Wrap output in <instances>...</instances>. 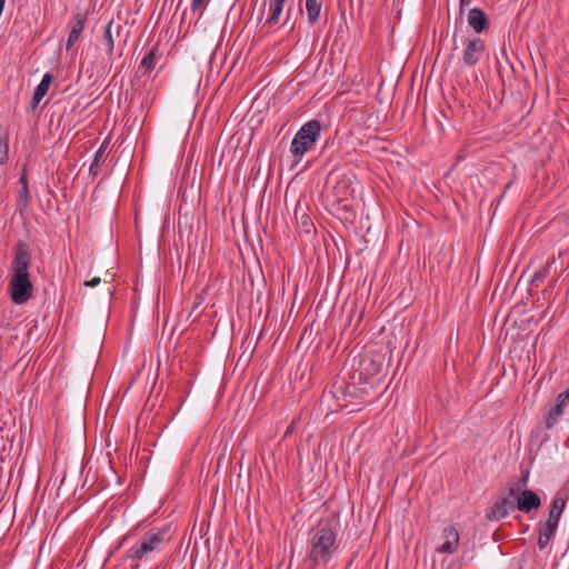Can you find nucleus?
<instances>
[{
  "label": "nucleus",
  "instance_id": "nucleus-1",
  "mask_svg": "<svg viewBox=\"0 0 569 569\" xmlns=\"http://www.w3.org/2000/svg\"><path fill=\"white\" fill-rule=\"evenodd\" d=\"M14 257L11 262L12 276L9 281L10 298L16 305L26 303L33 292L29 267L31 264V249L24 240L14 244Z\"/></svg>",
  "mask_w": 569,
  "mask_h": 569
},
{
  "label": "nucleus",
  "instance_id": "nucleus-2",
  "mask_svg": "<svg viewBox=\"0 0 569 569\" xmlns=\"http://www.w3.org/2000/svg\"><path fill=\"white\" fill-rule=\"evenodd\" d=\"M337 529L332 526V521L320 525L312 533L310 540L309 560L317 563H328L338 549Z\"/></svg>",
  "mask_w": 569,
  "mask_h": 569
},
{
  "label": "nucleus",
  "instance_id": "nucleus-3",
  "mask_svg": "<svg viewBox=\"0 0 569 569\" xmlns=\"http://www.w3.org/2000/svg\"><path fill=\"white\" fill-rule=\"evenodd\" d=\"M166 533V530L160 529L147 531L127 550L126 558L137 561L152 559L156 552H160L164 548L167 541Z\"/></svg>",
  "mask_w": 569,
  "mask_h": 569
},
{
  "label": "nucleus",
  "instance_id": "nucleus-4",
  "mask_svg": "<svg viewBox=\"0 0 569 569\" xmlns=\"http://www.w3.org/2000/svg\"><path fill=\"white\" fill-rule=\"evenodd\" d=\"M322 126L319 120H310L306 122L292 139L290 151L300 160L302 156L312 149L320 137Z\"/></svg>",
  "mask_w": 569,
  "mask_h": 569
},
{
  "label": "nucleus",
  "instance_id": "nucleus-5",
  "mask_svg": "<svg viewBox=\"0 0 569 569\" xmlns=\"http://www.w3.org/2000/svg\"><path fill=\"white\" fill-rule=\"evenodd\" d=\"M383 357L381 355H363L355 368L351 379L360 383H368L369 380L382 371Z\"/></svg>",
  "mask_w": 569,
  "mask_h": 569
},
{
  "label": "nucleus",
  "instance_id": "nucleus-6",
  "mask_svg": "<svg viewBox=\"0 0 569 569\" xmlns=\"http://www.w3.org/2000/svg\"><path fill=\"white\" fill-rule=\"evenodd\" d=\"M486 50L485 41L478 37L470 39L462 52V61L467 67L476 66Z\"/></svg>",
  "mask_w": 569,
  "mask_h": 569
},
{
  "label": "nucleus",
  "instance_id": "nucleus-7",
  "mask_svg": "<svg viewBox=\"0 0 569 569\" xmlns=\"http://www.w3.org/2000/svg\"><path fill=\"white\" fill-rule=\"evenodd\" d=\"M515 501L510 498H499L495 505L487 510V519L489 520H500L507 517L511 511L516 509Z\"/></svg>",
  "mask_w": 569,
  "mask_h": 569
},
{
  "label": "nucleus",
  "instance_id": "nucleus-8",
  "mask_svg": "<svg viewBox=\"0 0 569 569\" xmlns=\"http://www.w3.org/2000/svg\"><path fill=\"white\" fill-rule=\"evenodd\" d=\"M540 506V497L531 489L522 490L516 502L517 509L523 513H530L532 510L538 509Z\"/></svg>",
  "mask_w": 569,
  "mask_h": 569
},
{
  "label": "nucleus",
  "instance_id": "nucleus-9",
  "mask_svg": "<svg viewBox=\"0 0 569 569\" xmlns=\"http://www.w3.org/2000/svg\"><path fill=\"white\" fill-rule=\"evenodd\" d=\"M442 537L445 538V542L439 546L436 551L439 553H455L459 546L460 537L458 530L452 526H448L442 530Z\"/></svg>",
  "mask_w": 569,
  "mask_h": 569
},
{
  "label": "nucleus",
  "instance_id": "nucleus-10",
  "mask_svg": "<svg viewBox=\"0 0 569 569\" xmlns=\"http://www.w3.org/2000/svg\"><path fill=\"white\" fill-rule=\"evenodd\" d=\"M162 53L159 47L156 44L152 49L142 58L137 69V77H144L150 73L156 67L158 61L161 59Z\"/></svg>",
  "mask_w": 569,
  "mask_h": 569
},
{
  "label": "nucleus",
  "instance_id": "nucleus-11",
  "mask_svg": "<svg viewBox=\"0 0 569 569\" xmlns=\"http://www.w3.org/2000/svg\"><path fill=\"white\" fill-rule=\"evenodd\" d=\"M87 21V13L77 12L70 21V33L67 40V49H70L80 38Z\"/></svg>",
  "mask_w": 569,
  "mask_h": 569
},
{
  "label": "nucleus",
  "instance_id": "nucleus-12",
  "mask_svg": "<svg viewBox=\"0 0 569 569\" xmlns=\"http://www.w3.org/2000/svg\"><path fill=\"white\" fill-rule=\"evenodd\" d=\"M468 24L476 33H481L489 28V21L485 11L480 8H473L468 13Z\"/></svg>",
  "mask_w": 569,
  "mask_h": 569
},
{
  "label": "nucleus",
  "instance_id": "nucleus-13",
  "mask_svg": "<svg viewBox=\"0 0 569 569\" xmlns=\"http://www.w3.org/2000/svg\"><path fill=\"white\" fill-rule=\"evenodd\" d=\"M53 80V76L51 73H46L41 80V82L36 87L32 100L30 102V108L34 110L42 98L47 94L49 87Z\"/></svg>",
  "mask_w": 569,
  "mask_h": 569
},
{
  "label": "nucleus",
  "instance_id": "nucleus-14",
  "mask_svg": "<svg viewBox=\"0 0 569 569\" xmlns=\"http://www.w3.org/2000/svg\"><path fill=\"white\" fill-rule=\"evenodd\" d=\"M335 194L338 200L348 199L355 192L352 188V178L348 174H343L333 187Z\"/></svg>",
  "mask_w": 569,
  "mask_h": 569
},
{
  "label": "nucleus",
  "instance_id": "nucleus-15",
  "mask_svg": "<svg viewBox=\"0 0 569 569\" xmlns=\"http://www.w3.org/2000/svg\"><path fill=\"white\" fill-rule=\"evenodd\" d=\"M567 497H562L559 493L556 495L551 501V508L547 521L559 523L560 517L566 507Z\"/></svg>",
  "mask_w": 569,
  "mask_h": 569
},
{
  "label": "nucleus",
  "instance_id": "nucleus-16",
  "mask_svg": "<svg viewBox=\"0 0 569 569\" xmlns=\"http://www.w3.org/2000/svg\"><path fill=\"white\" fill-rule=\"evenodd\" d=\"M286 1L287 0H272L270 2L269 16L264 22L267 26L273 27L274 24H277L279 17L281 16V13L283 11V6H284Z\"/></svg>",
  "mask_w": 569,
  "mask_h": 569
},
{
  "label": "nucleus",
  "instance_id": "nucleus-17",
  "mask_svg": "<svg viewBox=\"0 0 569 569\" xmlns=\"http://www.w3.org/2000/svg\"><path fill=\"white\" fill-rule=\"evenodd\" d=\"M9 160V132L0 127V164L3 166Z\"/></svg>",
  "mask_w": 569,
  "mask_h": 569
},
{
  "label": "nucleus",
  "instance_id": "nucleus-18",
  "mask_svg": "<svg viewBox=\"0 0 569 569\" xmlns=\"http://www.w3.org/2000/svg\"><path fill=\"white\" fill-rule=\"evenodd\" d=\"M308 22L315 24L320 16L321 2L319 0H306Z\"/></svg>",
  "mask_w": 569,
  "mask_h": 569
},
{
  "label": "nucleus",
  "instance_id": "nucleus-19",
  "mask_svg": "<svg viewBox=\"0 0 569 569\" xmlns=\"http://www.w3.org/2000/svg\"><path fill=\"white\" fill-rule=\"evenodd\" d=\"M106 149H107V141H103L100 148L97 150L93 160L90 164L89 171L90 174L93 177H97L99 173V166L106 159Z\"/></svg>",
  "mask_w": 569,
  "mask_h": 569
},
{
  "label": "nucleus",
  "instance_id": "nucleus-20",
  "mask_svg": "<svg viewBox=\"0 0 569 569\" xmlns=\"http://www.w3.org/2000/svg\"><path fill=\"white\" fill-rule=\"evenodd\" d=\"M553 263V259L548 261L543 267L535 272L530 280V284L533 287H539L540 283L545 281V279L549 276L550 266Z\"/></svg>",
  "mask_w": 569,
  "mask_h": 569
},
{
  "label": "nucleus",
  "instance_id": "nucleus-21",
  "mask_svg": "<svg viewBox=\"0 0 569 569\" xmlns=\"http://www.w3.org/2000/svg\"><path fill=\"white\" fill-rule=\"evenodd\" d=\"M563 413V406L556 402V405L549 410L546 418V428L551 429L557 422L558 419Z\"/></svg>",
  "mask_w": 569,
  "mask_h": 569
},
{
  "label": "nucleus",
  "instance_id": "nucleus-22",
  "mask_svg": "<svg viewBox=\"0 0 569 569\" xmlns=\"http://www.w3.org/2000/svg\"><path fill=\"white\" fill-rule=\"evenodd\" d=\"M112 24H113V20H110L107 23V26L104 27V31H103V36H102V40H103V42L107 46V54H108V57L112 56L113 48H114V40H113V37H112Z\"/></svg>",
  "mask_w": 569,
  "mask_h": 569
},
{
  "label": "nucleus",
  "instance_id": "nucleus-23",
  "mask_svg": "<svg viewBox=\"0 0 569 569\" xmlns=\"http://www.w3.org/2000/svg\"><path fill=\"white\" fill-rule=\"evenodd\" d=\"M558 525L551 521L538 525V530L546 539H552L557 532Z\"/></svg>",
  "mask_w": 569,
  "mask_h": 569
},
{
  "label": "nucleus",
  "instance_id": "nucleus-24",
  "mask_svg": "<svg viewBox=\"0 0 569 569\" xmlns=\"http://www.w3.org/2000/svg\"><path fill=\"white\" fill-rule=\"evenodd\" d=\"M356 381L357 380H353V382H349L345 387H339V390H341L345 397L356 398L358 397L359 391H363L356 387Z\"/></svg>",
  "mask_w": 569,
  "mask_h": 569
},
{
  "label": "nucleus",
  "instance_id": "nucleus-25",
  "mask_svg": "<svg viewBox=\"0 0 569 569\" xmlns=\"http://www.w3.org/2000/svg\"><path fill=\"white\" fill-rule=\"evenodd\" d=\"M29 202V190L28 186L22 187V189L19 192V200H18V207L20 210L27 207Z\"/></svg>",
  "mask_w": 569,
  "mask_h": 569
},
{
  "label": "nucleus",
  "instance_id": "nucleus-26",
  "mask_svg": "<svg viewBox=\"0 0 569 569\" xmlns=\"http://www.w3.org/2000/svg\"><path fill=\"white\" fill-rule=\"evenodd\" d=\"M509 493L507 498L512 499L513 501H517V498H519L521 490L520 487L516 483L511 485L508 489Z\"/></svg>",
  "mask_w": 569,
  "mask_h": 569
},
{
  "label": "nucleus",
  "instance_id": "nucleus-27",
  "mask_svg": "<svg viewBox=\"0 0 569 569\" xmlns=\"http://www.w3.org/2000/svg\"><path fill=\"white\" fill-rule=\"evenodd\" d=\"M301 228L307 233H309L313 229V223L307 216H302Z\"/></svg>",
  "mask_w": 569,
  "mask_h": 569
},
{
  "label": "nucleus",
  "instance_id": "nucleus-28",
  "mask_svg": "<svg viewBox=\"0 0 569 569\" xmlns=\"http://www.w3.org/2000/svg\"><path fill=\"white\" fill-rule=\"evenodd\" d=\"M568 400H569V388L567 390H565L563 392H561L557 397V403L565 406Z\"/></svg>",
  "mask_w": 569,
  "mask_h": 569
},
{
  "label": "nucleus",
  "instance_id": "nucleus-29",
  "mask_svg": "<svg viewBox=\"0 0 569 569\" xmlns=\"http://www.w3.org/2000/svg\"><path fill=\"white\" fill-rule=\"evenodd\" d=\"M290 12H291V9L289 8L287 11V17H286L284 21L282 22V27H288L289 30H293L295 22L290 21Z\"/></svg>",
  "mask_w": 569,
  "mask_h": 569
},
{
  "label": "nucleus",
  "instance_id": "nucleus-30",
  "mask_svg": "<svg viewBox=\"0 0 569 569\" xmlns=\"http://www.w3.org/2000/svg\"><path fill=\"white\" fill-rule=\"evenodd\" d=\"M550 540L551 539H546L543 536H541V533H539V538H538V542H537L539 549H541V550L545 549L548 546V543L550 542Z\"/></svg>",
  "mask_w": 569,
  "mask_h": 569
},
{
  "label": "nucleus",
  "instance_id": "nucleus-31",
  "mask_svg": "<svg viewBox=\"0 0 569 569\" xmlns=\"http://www.w3.org/2000/svg\"><path fill=\"white\" fill-rule=\"evenodd\" d=\"M204 0H192L191 2V10L196 12L197 10H200L203 7Z\"/></svg>",
  "mask_w": 569,
  "mask_h": 569
},
{
  "label": "nucleus",
  "instance_id": "nucleus-32",
  "mask_svg": "<svg viewBox=\"0 0 569 569\" xmlns=\"http://www.w3.org/2000/svg\"><path fill=\"white\" fill-rule=\"evenodd\" d=\"M101 282V279L99 277H94L93 279L86 281L84 286L87 287H96Z\"/></svg>",
  "mask_w": 569,
  "mask_h": 569
},
{
  "label": "nucleus",
  "instance_id": "nucleus-33",
  "mask_svg": "<svg viewBox=\"0 0 569 569\" xmlns=\"http://www.w3.org/2000/svg\"><path fill=\"white\" fill-rule=\"evenodd\" d=\"M471 3V0H460V14L463 13V9Z\"/></svg>",
  "mask_w": 569,
  "mask_h": 569
},
{
  "label": "nucleus",
  "instance_id": "nucleus-34",
  "mask_svg": "<svg viewBox=\"0 0 569 569\" xmlns=\"http://www.w3.org/2000/svg\"><path fill=\"white\" fill-rule=\"evenodd\" d=\"M130 538H131V533L126 535V536L122 538V540H121V545L126 543Z\"/></svg>",
  "mask_w": 569,
  "mask_h": 569
},
{
  "label": "nucleus",
  "instance_id": "nucleus-35",
  "mask_svg": "<svg viewBox=\"0 0 569 569\" xmlns=\"http://www.w3.org/2000/svg\"><path fill=\"white\" fill-rule=\"evenodd\" d=\"M20 182L23 184V187H24V186H28V183H27V178H26V176H24V174H22V177L20 178Z\"/></svg>",
  "mask_w": 569,
  "mask_h": 569
},
{
  "label": "nucleus",
  "instance_id": "nucleus-36",
  "mask_svg": "<svg viewBox=\"0 0 569 569\" xmlns=\"http://www.w3.org/2000/svg\"><path fill=\"white\" fill-rule=\"evenodd\" d=\"M453 49H458V46H457V40H456V34L453 36Z\"/></svg>",
  "mask_w": 569,
  "mask_h": 569
}]
</instances>
